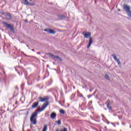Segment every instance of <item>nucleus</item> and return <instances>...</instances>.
<instances>
[{
  "label": "nucleus",
  "mask_w": 131,
  "mask_h": 131,
  "mask_svg": "<svg viewBox=\"0 0 131 131\" xmlns=\"http://www.w3.org/2000/svg\"><path fill=\"white\" fill-rule=\"evenodd\" d=\"M56 123H57V124H58L59 125H60V124H61V120H59L56 121Z\"/></svg>",
  "instance_id": "412c9836"
},
{
  "label": "nucleus",
  "mask_w": 131,
  "mask_h": 131,
  "mask_svg": "<svg viewBox=\"0 0 131 131\" xmlns=\"http://www.w3.org/2000/svg\"><path fill=\"white\" fill-rule=\"evenodd\" d=\"M59 18L60 19H64V18H66V16L64 15H59Z\"/></svg>",
  "instance_id": "a211bd4d"
},
{
  "label": "nucleus",
  "mask_w": 131,
  "mask_h": 131,
  "mask_svg": "<svg viewBox=\"0 0 131 131\" xmlns=\"http://www.w3.org/2000/svg\"><path fill=\"white\" fill-rule=\"evenodd\" d=\"M106 106L107 109H108L109 110H111V106H110L109 102L107 104Z\"/></svg>",
  "instance_id": "aec40b11"
},
{
  "label": "nucleus",
  "mask_w": 131,
  "mask_h": 131,
  "mask_svg": "<svg viewBox=\"0 0 131 131\" xmlns=\"http://www.w3.org/2000/svg\"><path fill=\"white\" fill-rule=\"evenodd\" d=\"M30 2H32V0H30Z\"/></svg>",
  "instance_id": "cd10ccee"
},
{
  "label": "nucleus",
  "mask_w": 131,
  "mask_h": 131,
  "mask_svg": "<svg viewBox=\"0 0 131 131\" xmlns=\"http://www.w3.org/2000/svg\"><path fill=\"white\" fill-rule=\"evenodd\" d=\"M56 116H57V114H56L55 112L51 113L50 115L51 118L52 119H55V118H56Z\"/></svg>",
  "instance_id": "f8f14e48"
},
{
  "label": "nucleus",
  "mask_w": 131,
  "mask_h": 131,
  "mask_svg": "<svg viewBox=\"0 0 131 131\" xmlns=\"http://www.w3.org/2000/svg\"><path fill=\"white\" fill-rule=\"evenodd\" d=\"M27 47H28H28H29L28 45H27Z\"/></svg>",
  "instance_id": "7c9ffc66"
},
{
  "label": "nucleus",
  "mask_w": 131,
  "mask_h": 131,
  "mask_svg": "<svg viewBox=\"0 0 131 131\" xmlns=\"http://www.w3.org/2000/svg\"><path fill=\"white\" fill-rule=\"evenodd\" d=\"M25 22H27V20H25Z\"/></svg>",
  "instance_id": "c85d7f7f"
},
{
  "label": "nucleus",
  "mask_w": 131,
  "mask_h": 131,
  "mask_svg": "<svg viewBox=\"0 0 131 131\" xmlns=\"http://www.w3.org/2000/svg\"><path fill=\"white\" fill-rule=\"evenodd\" d=\"M44 31L48 32V33H51V34H56V32H55V31H54V30H52L51 29H46L44 30Z\"/></svg>",
  "instance_id": "0eeeda50"
},
{
  "label": "nucleus",
  "mask_w": 131,
  "mask_h": 131,
  "mask_svg": "<svg viewBox=\"0 0 131 131\" xmlns=\"http://www.w3.org/2000/svg\"><path fill=\"white\" fill-rule=\"evenodd\" d=\"M48 99V98H43L41 97H40L38 98L39 101L38 102V103H39V102H45V101H47Z\"/></svg>",
  "instance_id": "9b49d317"
},
{
  "label": "nucleus",
  "mask_w": 131,
  "mask_h": 131,
  "mask_svg": "<svg viewBox=\"0 0 131 131\" xmlns=\"http://www.w3.org/2000/svg\"><path fill=\"white\" fill-rule=\"evenodd\" d=\"M92 43H93V38L90 37L89 42V44L87 46L88 49H90V48L91 47V46H92Z\"/></svg>",
  "instance_id": "9d476101"
},
{
  "label": "nucleus",
  "mask_w": 131,
  "mask_h": 131,
  "mask_svg": "<svg viewBox=\"0 0 131 131\" xmlns=\"http://www.w3.org/2000/svg\"><path fill=\"white\" fill-rule=\"evenodd\" d=\"M37 116V112H34L32 114L30 119L31 124L35 125V124L37 123V121H36Z\"/></svg>",
  "instance_id": "f257e3e1"
},
{
  "label": "nucleus",
  "mask_w": 131,
  "mask_h": 131,
  "mask_svg": "<svg viewBox=\"0 0 131 131\" xmlns=\"http://www.w3.org/2000/svg\"><path fill=\"white\" fill-rule=\"evenodd\" d=\"M114 116H116V114H114Z\"/></svg>",
  "instance_id": "a878e982"
},
{
  "label": "nucleus",
  "mask_w": 131,
  "mask_h": 131,
  "mask_svg": "<svg viewBox=\"0 0 131 131\" xmlns=\"http://www.w3.org/2000/svg\"><path fill=\"white\" fill-rule=\"evenodd\" d=\"M82 34L83 35L84 38H89V37H91V35H92V34L90 32H87L86 33L83 32Z\"/></svg>",
  "instance_id": "423d86ee"
},
{
  "label": "nucleus",
  "mask_w": 131,
  "mask_h": 131,
  "mask_svg": "<svg viewBox=\"0 0 131 131\" xmlns=\"http://www.w3.org/2000/svg\"><path fill=\"white\" fill-rule=\"evenodd\" d=\"M59 113L61 114H65V111L63 110H61L59 111Z\"/></svg>",
  "instance_id": "6ab92c4d"
},
{
  "label": "nucleus",
  "mask_w": 131,
  "mask_h": 131,
  "mask_svg": "<svg viewBox=\"0 0 131 131\" xmlns=\"http://www.w3.org/2000/svg\"><path fill=\"white\" fill-rule=\"evenodd\" d=\"M32 51H34V49L32 50Z\"/></svg>",
  "instance_id": "bb28decb"
},
{
  "label": "nucleus",
  "mask_w": 131,
  "mask_h": 131,
  "mask_svg": "<svg viewBox=\"0 0 131 131\" xmlns=\"http://www.w3.org/2000/svg\"><path fill=\"white\" fill-rule=\"evenodd\" d=\"M48 55L49 56H50V57L52 59H57V60H58V61H62V58H61V57H60L57 55H54V54H53L52 53H48Z\"/></svg>",
  "instance_id": "20e7f679"
},
{
  "label": "nucleus",
  "mask_w": 131,
  "mask_h": 131,
  "mask_svg": "<svg viewBox=\"0 0 131 131\" xmlns=\"http://www.w3.org/2000/svg\"><path fill=\"white\" fill-rule=\"evenodd\" d=\"M119 118H120V117L119 116Z\"/></svg>",
  "instance_id": "473e14b6"
},
{
  "label": "nucleus",
  "mask_w": 131,
  "mask_h": 131,
  "mask_svg": "<svg viewBox=\"0 0 131 131\" xmlns=\"http://www.w3.org/2000/svg\"><path fill=\"white\" fill-rule=\"evenodd\" d=\"M105 78H106V79H109V76H108V75H105Z\"/></svg>",
  "instance_id": "4be33fe9"
},
{
  "label": "nucleus",
  "mask_w": 131,
  "mask_h": 131,
  "mask_svg": "<svg viewBox=\"0 0 131 131\" xmlns=\"http://www.w3.org/2000/svg\"><path fill=\"white\" fill-rule=\"evenodd\" d=\"M47 129H48V125H45L42 131H47Z\"/></svg>",
  "instance_id": "2eb2a0df"
},
{
  "label": "nucleus",
  "mask_w": 131,
  "mask_h": 131,
  "mask_svg": "<svg viewBox=\"0 0 131 131\" xmlns=\"http://www.w3.org/2000/svg\"><path fill=\"white\" fill-rule=\"evenodd\" d=\"M15 89H16V90H18V87H17V86H16V87H15Z\"/></svg>",
  "instance_id": "b1692460"
},
{
  "label": "nucleus",
  "mask_w": 131,
  "mask_h": 131,
  "mask_svg": "<svg viewBox=\"0 0 131 131\" xmlns=\"http://www.w3.org/2000/svg\"><path fill=\"white\" fill-rule=\"evenodd\" d=\"M118 11H119V12H120V9H118Z\"/></svg>",
  "instance_id": "393cba45"
},
{
  "label": "nucleus",
  "mask_w": 131,
  "mask_h": 131,
  "mask_svg": "<svg viewBox=\"0 0 131 131\" xmlns=\"http://www.w3.org/2000/svg\"><path fill=\"white\" fill-rule=\"evenodd\" d=\"M107 124H109V122H107Z\"/></svg>",
  "instance_id": "c756f323"
},
{
  "label": "nucleus",
  "mask_w": 131,
  "mask_h": 131,
  "mask_svg": "<svg viewBox=\"0 0 131 131\" xmlns=\"http://www.w3.org/2000/svg\"><path fill=\"white\" fill-rule=\"evenodd\" d=\"M127 14L128 15V17L131 18V11H130V10L127 12Z\"/></svg>",
  "instance_id": "dca6fc26"
},
{
  "label": "nucleus",
  "mask_w": 131,
  "mask_h": 131,
  "mask_svg": "<svg viewBox=\"0 0 131 131\" xmlns=\"http://www.w3.org/2000/svg\"><path fill=\"white\" fill-rule=\"evenodd\" d=\"M5 15L8 17L7 20H12V15H11L10 13H6Z\"/></svg>",
  "instance_id": "ddd939ff"
},
{
  "label": "nucleus",
  "mask_w": 131,
  "mask_h": 131,
  "mask_svg": "<svg viewBox=\"0 0 131 131\" xmlns=\"http://www.w3.org/2000/svg\"><path fill=\"white\" fill-rule=\"evenodd\" d=\"M31 125H30V127H31V129H32V126L31 125Z\"/></svg>",
  "instance_id": "5701e85b"
},
{
  "label": "nucleus",
  "mask_w": 131,
  "mask_h": 131,
  "mask_svg": "<svg viewBox=\"0 0 131 131\" xmlns=\"http://www.w3.org/2000/svg\"><path fill=\"white\" fill-rule=\"evenodd\" d=\"M123 8L124 10L126 11V12H129V11H130V7L127 5H124Z\"/></svg>",
  "instance_id": "1a4fd4ad"
},
{
  "label": "nucleus",
  "mask_w": 131,
  "mask_h": 131,
  "mask_svg": "<svg viewBox=\"0 0 131 131\" xmlns=\"http://www.w3.org/2000/svg\"><path fill=\"white\" fill-rule=\"evenodd\" d=\"M24 2L25 3V5H26V6H34V3H30L29 2H28V0H24Z\"/></svg>",
  "instance_id": "6e6552de"
},
{
  "label": "nucleus",
  "mask_w": 131,
  "mask_h": 131,
  "mask_svg": "<svg viewBox=\"0 0 131 131\" xmlns=\"http://www.w3.org/2000/svg\"><path fill=\"white\" fill-rule=\"evenodd\" d=\"M56 131H68V130L66 127H64L63 129L62 130H59L58 129H57Z\"/></svg>",
  "instance_id": "f3484780"
},
{
  "label": "nucleus",
  "mask_w": 131,
  "mask_h": 131,
  "mask_svg": "<svg viewBox=\"0 0 131 131\" xmlns=\"http://www.w3.org/2000/svg\"><path fill=\"white\" fill-rule=\"evenodd\" d=\"M49 105V101H46L42 105V107L38 110L39 112H41V111H43V110L48 107Z\"/></svg>",
  "instance_id": "7ed1b4c3"
},
{
  "label": "nucleus",
  "mask_w": 131,
  "mask_h": 131,
  "mask_svg": "<svg viewBox=\"0 0 131 131\" xmlns=\"http://www.w3.org/2000/svg\"><path fill=\"white\" fill-rule=\"evenodd\" d=\"M38 103H39L38 101L34 102L32 106V108H36L37 106H38Z\"/></svg>",
  "instance_id": "4468645a"
},
{
  "label": "nucleus",
  "mask_w": 131,
  "mask_h": 131,
  "mask_svg": "<svg viewBox=\"0 0 131 131\" xmlns=\"http://www.w3.org/2000/svg\"><path fill=\"white\" fill-rule=\"evenodd\" d=\"M119 118H120V117L119 116Z\"/></svg>",
  "instance_id": "2f4dec72"
},
{
  "label": "nucleus",
  "mask_w": 131,
  "mask_h": 131,
  "mask_svg": "<svg viewBox=\"0 0 131 131\" xmlns=\"http://www.w3.org/2000/svg\"><path fill=\"white\" fill-rule=\"evenodd\" d=\"M3 24L5 25L6 28H9L12 32H15V30H14V27H13L12 25L9 24L5 21L3 22Z\"/></svg>",
  "instance_id": "f03ea898"
},
{
  "label": "nucleus",
  "mask_w": 131,
  "mask_h": 131,
  "mask_svg": "<svg viewBox=\"0 0 131 131\" xmlns=\"http://www.w3.org/2000/svg\"><path fill=\"white\" fill-rule=\"evenodd\" d=\"M112 56L114 58V59L116 61V62H118V64L119 67H121V62H120L119 59L117 58V57H116V55H115V54H112Z\"/></svg>",
  "instance_id": "39448f33"
}]
</instances>
